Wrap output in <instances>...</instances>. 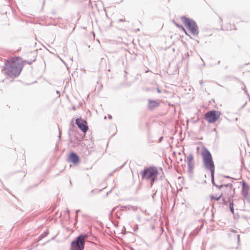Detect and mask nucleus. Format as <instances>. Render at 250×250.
<instances>
[{"mask_svg": "<svg viewBox=\"0 0 250 250\" xmlns=\"http://www.w3.org/2000/svg\"><path fill=\"white\" fill-rule=\"evenodd\" d=\"M201 155L203 158L204 166L207 169L210 171L211 177L213 180L214 178L215 169L214 165L211 155L209 151L207 149L202 151Z\"/></svg>", "mask_w": 250, "mask_h": 250, "instance_id": "7ed1b4c3", "label": "nucleus"}, {"mask_svg": "<svg viewBox=\"0 0 250 250\" xmlns=\"http://www.w3.org/2000/svg\"><path fill=\"white\" fill-rule=\"evenodd\" d=\"M222 29L225 31H232L236 30L235 24L229 22H227L223 24L222 25Z\"/></svg>", "mask_w": 250, "mask_h": 250, "instance_id": "1a4fd4ad", "label": "nucleus"}, {"mask_svg": "<svg viewBox=\"0 0 250 250\" xmlns=\"http://www.w3.org/2000/svg\"><path fill=\"white\" fill-rule=\"evenodd\" d=\"M220 189H219L218 190H217V192H216V193L212 194L211 196H210V198L211 199H214L215 200H218L219 199H220L221 198H218V197L220 196Z\"/></svg>", "mask_w": 250, "mask_h": 250, "instance_id": "ddd939ff", "label": "nucleus"}, {"mask_svg": "<svg viewBox=\"0 0 250 250\" xmlns=\"http://www.w3.org/2000/svg\"><path fill=\"white\" fill-rule=\"evenodd\" d=\"M143 178L151 181L152 184L155 181L158 174L157 169L154 167H149L146 168L141 173Z\"/></svg>", "mask_w": 250, "mask_h": 250, "instance_id": "20e7f679", "label": "nucleus"}, {"mask_svg": "<svg viewBox=\"0 0 250 250\" xmlns=\"http://www.w3.org/2000/svg\"><path fill=\"white\" fill-rule=\"evenodd\" d=\"M182 20L184 25L193 35H197L198 34V28L196 23L192 20L186 17H182Z\"/></svg>", "mask_w": 250, "mask_h": 250, "instance_id": "423d86ee", "label": "nucleus"}, {"mask_svg": "<svg viewBox=\"0 0 250 250\" xmlns=\"http://www.w3.org/2000/svg\"><path fill=\"white\" fill-rule=\"evenodd\" d=\"M230 208L232 213H234L233 204L232 202L230 203Z\"/></svg>", "mask_w": 250, "mask_h": 250, "instance_id": "2eb2a0df", "label": "nucleus"}, {"mask_svg": "<svg viewBox=\"0 0 250 250\" xmlns=\"http://www.w3.org/2000/svg\"><path fill=\"white\" fill-rule=\"evenodd\" d=\"M68 160L74 164H77L79 162V158L76 154L71 152L68 155Z\"/></svg>", "mask_w": 250, "mask_h": 250, "instance_id": "9b49d317", "label": "nucleus"}, {"mask_svg": "<svg viewBox=\"0 0 250 250\" xmlns=\"http://www.w3.org/2000/svg\"><path fill=\"white\" fill-rule=\"evenodd\" d=\"M186 161L189 170H192L194 166V157L193 155H188L187 157Z\"/></svg>", "mask_w": 250, "mask_h": 250, "instance_id": "9d476101", "label": "nucleus"}, {"mask_svg": "<svg viewBox=\"0 0 250 250\" xmlns=\"http://www.w3.org/2000/svg\"><path fill=\"white\" fill-rule=\"evenodd\" d=\"M220 196L218 198H222L224 203L226 204L230 202L235 194L234 189L232 184H227L222 186L220 188Z\"/></svg>", "mask_w": 250, "mask_h": 250, "instance_id": "f03ea898", "label": "nucleus"}, {"mask_svg": "<svg viewBox=\"0 0 250 250\" xmlns=\"http://www.w3.org/2000/svg\"><path fill=\"white\" fill-rule=\"evenodd\" d=\"M159 105V103L158 102L155 101H150L148 106L149 109H152Z\"/></svg>", "mask_w": 250, "mask_h": 250, "instance_id": "f8f14e48", "label": "nucleus"}, {"mask_svg": "<svg viewBox=\"0 0 250 250\" xmlns=\"http://www.w3.org/2000/svg\"><path fill=\"white\" fill-rule=\"evenodd\" d=\"M220 115L221 113L220 111L211 110L208 112L205 115V118L208 123H214L219 119Z\"/></svg>", "mask_w": 250, "mask_h": 250, "instance_id": "0eeeda50", "label": "nucleus"}, {"mask_svg": "<svg viewBox=\"0 0 250 250\" xmlns=\"http://www.w3.org/2000/svg\"><path fill=\"white\" fill-rule=\"evenodd\" d=\"M76 124L83 132L85 133L87 131L88 127L87 122L85 120L81 118H78L76 120Z\"/></svg>", "mask_w": 250, "mask_h": 250, "instance_id": "6e6552de", "label": "nucleus"}, {"mask_svg": "<svg viewBox=\"0 0 250 250\" xmlns=\"http://www.w3.org/2000/svg\"><path fill=\"white\" fill-rule=\"evenodd\" d=\"M23 64V62L21 58H11L5 64L4 73L11 77H16L21 73Z\"/></svg>", "mask_w": 250, "mask_h": 250, "instance_id": "f257e3e1", "label": "nucleus"}, {"mask_svg": "<svg viewBox=\"0 0 250 250\" xmlns=\"http://www.w3.org/2000/svg\"><path fill=\"white\" fill-rule=\"evenodd\" d=\"M87 235H80L71 243L70 250H83Z\"/></svg>", "mask_w": 250, "mask_h": 250, "instance_id": "39448f33", "label": "nucleus"}, {"mask_svg": "<svg viewBox=\"0 0 250 250\" xmlns=\"http://www.w3.org/2000/svg\"><path fill=\"white\" fill-rule=\"evenodd\" d=\"M175 25L179 28L181 29L183 31H184L186 33V34L188 35L186 29L184 28V27L183 26L180 25L179 24H178V23H175Z\"/></svg>", "mask_w": 250, "mask_h": 250, "instance_id": "4468645a", "label": "nucleus"}]
</instances>
